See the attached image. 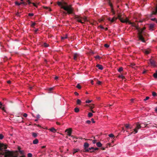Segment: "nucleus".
<instances>
[{"label":"nucleus","instance_id":"1","mask_svg":"<svg viewBox=\"0 0 157 157\" xmlns=\"http://www.w3.org/2000/svg\"><path fill=\"white\" fill-rule=\"evenodd\" d=\"M57 4L59 6H60L61 8L63 9L64 10L67 11V12H63L64 13L70 14L72 13L73 10L71 6L67 5L65 2H57Z\"/></svg>","mask_w":157,"mask_h":157},{"label":"nucleus","instance_id":"2","mask_svg":"<svg viewBox=\"0 0 157 157\" xmlns=\"http://www.w3.org/2000/svg\"><path fill=\"white\" fill-rule=\"evenodd\" d=\"M2 150V148L0 145V155H3V157H18L17 155H14L13 152L8 150H6L4 152L1 151Z\"/></svg>","mask_w":157,"mask_h":157},{"label":"nucleus","instance_id":"3","mask_svg":"<svg viewBox=\"0 0 157 157\" xmlns=\"http://www.w3.org/2000/svg\"><path fill=\"white\" fill-rule=\"evenodd\" d=\"M136 127L134 129V134H135L138 132V130L140 129L141 128H144L146 126V124L144 123H141L140 124L139 122H137L136 123Z\"/></svg>","mask_w":157,"mask_h":157},{"label":"nucleus","instance_id":"4","mask_svg":"<svg viewBox=\"0 0 157 157\" xmlns=\"http://www.w3.org/2000/svg\"><path fill=\"white\" fill-rule=\"evenodd\" d=\"M136 29L137 30L138 32V37L139 39L143 42H145L144 38L141 34L143 31V29H140L137 26H136Z\"/></svg>","mask_w":157,"mask_h":157},{"label":"nucleus","instance_id":"5","mask_svg":"<svg viewBox=\"0 0 157 157\" xmlns=\"http://www.w3.org/2000/svg\"><path fill=\"white\" fill-rule=\"evenodd\" d=\"M76 19L78 22H80L82 23H83L84 22L87 21V18L86 17H82L78 16L76 17Z\"/></svg>","mask_w":157,"mask_h":157},{"label":"nucleus","instance_id":"6","mask_svg":"<svg viewBox=\"0 0 157 157\" xmlns=\"http://www.w3.org/2000/svg\"><path fill=\"white\" fill-rule=\"evenodd\" d=\"M118 18L120 20L121 22L123 23L127 22L128 21V20L127 18H126L125 19H124L119 15L118 16Z\"/></svg>","mask_w":157,"mask_h":157},{"label":"nucleus","instance_id":"7","mask_svg":"<svg viewBox=\"0 0 157 157\" xmlns=\"http://www.w3.org/2000/svg\"><path fill=\"white\" fill-rule=\"evenodd\" d=\"M118 17H114L113 18H111L110 17H109L108 18V20L109 21H110V22L112 23L113 22L115 21H116L117 19H118Z\"/></svg>","mask_w":157,"mask_h":157},{"label":"nucleus","instance_id":"8","mask_svg":"<svg viewBox=\"0 0 157 157\" xmlns=\"http://www.w3.org/2000/svg\"><path fill=\"white\" fill-rule=\"evenodd\" d=\"M149 62L152 66H153V67H155L156 66L155 62L153 60L151 59H150L149 60Z\"/></svg>","mask_w":157,"mask_h":157},{"label":"nucleus","instance_id":"9","mask_svg":"<svg viewBox=\"0 0 157 157\" xmlns=\"http://www.w3.org/2000/svg\"><path fill=\"white\" fill-rule=\"evenodd\" d=\"M29 0H24V2H25V4L26 5L27 4L26 3V2H27L28 3V4L29 5H30L31 4V2H30L29 1ZM32 4L35 6V7H36V8H37V5H36V4L34 3H32Z\"/></svg>","mask_w":157,"mask_h":157},{"label":"nucleus","instance_id":"10","mask_svg":"<svg viewBox=\"0 0 157 157\" xmlns=\"http://www.w3.org/2000/svg\"><path fill=\"white\" fill-rule=\"evenodd\" d=\"M65 131L66 132H67V135L68 136H71L72 131L71 128L66 129Z\"/></svg>","mask_w":157,"mask_h":157},{"label":"nucleus","instance_id":"11","mask_svg":"<svg viewBox=\"0 0 157 157\" xmlns=\"http://www.w3.org/2000/svg\"><path fill=\"white\" fill-rule=\"evenodd\" d=\"M15 5L17 6H20L21 4H23L24 5H25V2H18L16 1L15 2Z\"/></svg>","mask_w":157,"mask_h":157},{"label":"nucleus","instance_id":"12","mask_svg":"<svg viewBox=\"0 0 157 157\" xmlns=\"http://www.w3.org/2000/svg\"><path fill=\"white\" fill-rule=\"evenodd\" d=\"M79 54L78 53H75L74 54V59L75 60H76L77 58L79 57Z\"/></svg>","mask_w":157,"mask_h":157},{"label":"nucleus","instance_id":"13","mask_svg":"<svg viewBox=\"0 0 157 157\" xmlns=\"http://www.w3.org/2000/svg\"><path fill=\"white\" fill-rule=\"evenodd\" d=\"M89 144L87 143L86 142L84 143V147L85 151H86V149H88L87 148L89 147Z\"/></svg>","mask_w":157,"mask_h":157},{"label":"nucleus","instance_id":"14","mask_svg":"<svg viewBox=\"0 0 157 157\" xmlns=\"http://www.w3.org/2000/svg\"><path fill=\"white\" fill-rule=\"evenodd\" d=\"M96 67H98V69L102 70L103 69V67L100 64H97L96 65Z\"/></svg>","mask_w":157,"mask_h":157},{"label":"nucleus","instance_id":"15","mask_svg":"<svg viewBox=\"0 0 157 157\" xmlns=\"http://www.w3.org/2000/svg\"><path fill=\"white\" fill-rule=\"evenodd\" d=\"M48 130L51 131V132H55L56 131V129L54 128H51L49 129Z\"/></svg>","mask_w":157,"mask_h":157},{"label":"nucleus","instance_id":"16","mask_svg":"<svg viewBox=\"0 0 157 157\" xmlns=\"http://www.w3.org/2000/svg\"><path fill=\"white\" fill-rule=\"evenodd\" d=\"M38 140L37 139H36L34 140L33 141V143L34 144H36L38 143Z\"/></svg>","mask_w":157,"mask_h":157},{"label":"nucleus","instance_id":"17","mask_svg":"<svg viewBox=\"0 0 157 157\" xmlns=\"http://www.w3.org/2000/svg\"><path fill=\"white\" fill-rule=\"evenodd\" d=\"M80 151V150L78 149H75L73 150V154H75V153L78 152Z\"/></svg>","mask_w":157,"mask_h":157},{"label":"nucleus","instance_id":"18","mask_svg":"<svg viewBox=\"0 0 157 157\" xmlns=\"http://www.w3.org/2000/svg\"><path fill=\"white\" fill-rule=\"evenodd\" d=\"M94 149V147H89L88 149H86V151H85V152H87L89 151L90 150H93Z\"/></svg>","mask_w":157,"mask_h":157},{"label":"nucleus","instance_id":"19","mask_svg":"<svg viewBox=\"0 0 157 157\" xmlns=\"http://www.w3.org/2000/svg\"><path fill=\"white\" fill-rule=\"evenodd\" d=\"M96 145L98 147H101L102 146V145L100 142H98L96 143Z\"/></svg>","mask_w":157,"mask_h":157},{"label":"nucleus","instance_id":"20","mask_svg":"<svg viewBox=\"0 0 157 157\" xmlns=\"http://www.w3.org/2000/svg\"><path fill=\"white\" fill-rule=\"evenodd\" d=\"M153 76L155 78H157V70L156 71V72L154 74Z\"/></svg>","mask_w":157,"mask_h":157},{"label":"nucleus","instance_id":"21","mask_svg":"<svg viewBox=\"0 0 157 157\" xmlns=\"http://www.w3.org/2000/svg\"><path fill=\"white\" fill-rule=\"evenodd\" d=\"M81 103V100L79 99H77V103L78 105H80Z\"/></svg>","mask_w":157,"mask_h":157},{"label":"nucleus","instance_id":"22","mask_svg":"<svg viewBox=\"0 0 157 157\" xmlns=\"http://www.w3.org/2000/svg\"><path fill=\"white\" fill-rule=\"evenodd\" d=\"M32 136L34 137H36L37 136V134L36 133H34V132H33L32 133Z\"/></svg>","mask_w":157,"mask_h":157},{"label":"nucleus","instance_id":"23","mask_svg":"<svg viewBox=\"0 0 157 157\" xmlns=\"http://www.w3.org/2000/svg\"><path fill=\"white\" fill-rule=\"evenodd\" d=\"M79 111V110L78 108H75V111L76 113H78Z\"/></svg>","mask_w":157,"mask_h":157},{"label":"nucleus","instance_id":"24","mask_svg":"<svg viewBox=\"0 0 157 157\" xmlns=\"http://www.w3.org/2000/svg\"><path fill=\"white\" fill-rule=\"evenodd\" d=\"M61 38L62 40H64L67 38V35H65L63 36H62Z\"/></svg>","mask_w":157,"mask_h":157},{"label":"nucleus","instance_id":"25","mask_svg":"<svg viewBox=\"0 0 157 157\" xmlns=\"http://www.w3.org/2000/svg\"><path fill=\"white\" fill-rule=\"evenodd\" d=\"M88 115L89 117H90L92 116L93 114L91 113H89L88 114Z\"/></svg>","mask_w":157,"mask_h":157},{"label":"nucleus","instance_id":"26","mask_svg":"<svg viewBox=\"0 0 157 157\" xmlns=\"http://www.w3.org/2000/svg\"><path fill=\"white\" fill-rule=\"evenodd\" d=\"M123 70V68L122 67H120L118 70V71L119 72L122 71Z\"/></svg>","mask_w":157,"mask_h":157},{"label":"nucleus","instance_id":"27","mask_svg":"<svg viewBox=\"0 0 157 157\" xmlns=\"http://www.w3.org/2000/svg\"><path fill=\"white\" fill-rule=\"evenodd\" d=\"M44 8L45 9L48 10H49L50 11H51V9L50 8H49V7H44Z\"/></svg>","mask_w":157,"mask_h":157},{"label":"nucleus","instance_id":"28","mask_svg":"<svg viewBox=\"0 0 157 157\" xmlns=\"http://www.w3.org/2000/svg\"><path fill=\"white\" fill-rule=\"evenodd\" d=\"M76 87L78 88V89H80L81 88V86H80V84H78L77 86H76Z\"/></svg>","mask_w":157,"mask_h":157},{"label":"nucleus","instance_id":"29","mask_svg":"<svg viewBox=\"0 0 157 157\" xmlns=\"http://www.w3.org/2000/svg\"><path fill=\"white\" fill-rule=\"evenodd\" d=\"M4 138V136L2 134H0V140H2V139Z\"/></svg>","mask_w":157,"mask_h":157},{"label":"nucleus","instance_id":"30","mask_svg":"<svg viewBox=\"0 0 157 157\" xmlns=\"http://www.w3.org/2000/svg\"><path fill=\"white\" fill-rule=\"evenodd\" d=\"M92 101V100H86V103H89L91 102Z\"/></svg>","mask_w":157,"mask_h":157},{"label":"nucleus","instance_id":"31","mask_svg":"<svg viewBox=\"0 0 157 157\" xmlns=\"http://www.w3.org/2000/svg\"><path fill=\"white\" fill-rule=\"evenodd\" d=\"M144 52L146 54H148L149 53V51L148 50H146L144 51Z\"/></svg>","mask_w":157,"mask_h":157},{"label":"nucleus","instance_id":"32","mask_svg":"<svg viewBox=\"0 0 157 157\" xmlns=\"http://www.w3.org/2000/svg\"><path fill=\"white\" fill-rule=\"evenodd\" d=\"M109 136L110 138L113 137L114 136V135L112 134H110L109 135Z\"/></svg>","mask_w":157,"mask_h":157},{"label":"nucleus","instance_id":"33","mask_svg":"<svg viewBox=\"0 0 157 157\" xmlns=\"http://www.w3.org/2000/svg\"><path fill=\"white\" fill-rule=\"evenodd\" d=\"M28 157H32V155L31 153H29L28 154Z\"/></svg>","mask_w":157,"mask_h":157},{"label":"nucleus","instance_id":"34","mask_svg":"<svg viewBox=\"0 0 157 157\" xmlns=\"http://www.w3.org/2000/svg\"><path fill=\"white\" fill-rule=\"evenodd\" d=\"M152 95L153 96H155L156 95V94L155 92H152Z\"/></svg>","mask_w":157,"mask_h":157},{"label":"nucleus","instance_id":"35","mask_svg":"<svg viewBox=\"0 0 157 157\" xmlns=\"http://www.w3.org/2000/svg\"><path fill=\"white\" fill-rule=\"evenodd\" d=\"M91 123V121L90 120H87L86 121V123L88 124H90Z\"/></svg>","mask_w":157,"mask_h":157},{"label":"nucleus","instance_id":"36","mask_svg":"<svg viewBox=\"0 0 157 157\" xmlns=\"http://www.w3.org/2000/svg\"><path fill=\"white\" fill-rule=\"evenodd\" d=\"M44 46L45 47H48V46L49 45H48V44H47L46 43H44Z\"/></svg>","mask_w":157,"mask_h":157},{"label":"nucleus","instance_id":"37","mask_svg":"<svg viewBox=\"0 0 157 157\" xmlns=\"http://www.w3.org/2000/svg\"><path fill=\"white\" fill-rule=\"evenodd\" d=\"M95 58L96 59H99L100 57L99 56H95Z\"/></svg>","mask_w":157,"mask_h":157},{"label":"nucleus","instance_id":"38","mask_svg":"<svg viewBox=\"0 0 157 157\" xmlns=\"http://www.w3.org/2000/svg\"><path fill=\"white\" fill-rule=\"evenodd\" d=\"M104 46L106 48H108L109 46V45L107 44H104Z\"/></svg>","mask_w":157,"mask_h":157},{"label":"nucleus","instance_id":"39","mask_svg":"<svg viewBox=\"0 0 157 157\" xmlns=\"http://www.w3.org/2000/svg\"><path fill=\"white\" fill-rule=\"evenodd\" d=\"M125 126L126 128H128L129 127V124H126L125 125Z\"/></svg>","mask_w":157,"mask_h":157},{"label":"nucleus","instance_id":"40","mask_svg":"<svg viewBox=\"0 0 157 157\" xmlns=\"http://www.w3.org/2000/svg\"><path fill=\"white\" fill-rule=\"evenodd\" d=\"M28 15L29 16H33V13H29Z\"/></svg>","mask_w":157,"mask_h":157},{"label":"nucleus","instance_id":"41","mask_svg":"<svg viewBox=\"0 0 157 157\" xmlns=\"http://www.w3.org/2000/svg\"><path fill=\"white\" fill-rule=\"evenodd\" d=\"M149 97H146L144 99V101H145L147 100H148L149 99Z\"/></svg>","mask_w":157,"mask_h":157},{"label":"nucleus","instance_id":"42","mask_svg":"<svg viewBox=\"0 0 157 157\" xmlns=\"http://www.w3.org/2000/svg\"><path fill=\"white\" fill-rule=\"evenodd\" d=\"M101 82L100 81H98L97 82V84L98 85H101Z\"/></svg>","mask_w":157,"mask_h":157},{"label":"nucleus","instance_id":"43","mask_svg":"<svg viewBox=\"0 0 157 157\" xmlns=\"http://www.w3.org/2000/svg\"><path fill=\"white\" fill-rule=\"evenodd\" d=\"M23 116L25 117H26L27 116V114L26 113H25L24 114Z\"/></svg>","mask_w":157,"mask_h":157},{"label":"nucleus","instance_id":"44","mask_svg":"<svg viewBox=\"0 0 157 157\" xmlns=\"http://www.w3.org/2000/svg\"><path fill=\"white\" fill-rule=\"evenodd\" d=\"M119 77L120 78H124V76L122 75L119 76Z\"/></svg>","mask_w":157,"mask_h":157},{"label":"nucleus","instance_id":"45","mask_svg":"<svg viewBox=\"0 0 157 157\" xmlns=\"http://www.w3.org/2000/svg\"><path fill=\"white\" fill-rule=\"evenodd\" d=\"M96 140H94L92 141V143L93 144H94L96 143Z\"/></svg>","mask_w":157,"mask_h":157},{"label":"nucleus","instance_id":"46","mask_svg":"<svg viewBox=\"0 0 157 157\" xmlns=\"http://www.w3.org/2000/svg\"><path fill=\"white\" fill-rule=\"evenodd\" d=\"M35 24H36L35 23H34V22L33 23L31 24V26H34V25H35Z\"/></svg>","mask_w":157,"mask_h":157},{"label":"nucleus","instance_id":"47","mask_svg":"<svg viewBox=\"0 0 157 157\" xmlns=\"http://www.w3.org/2000/svg\"><path fill=\"white\" fill-rule=\"evenodd\" d=\"M0 108L3 111L5 110V108L4 107H2V106H0Z\"/></svg>","mask_w":157,"mask_h":157},{"label":"nucleus","instance_id":"48","mask_svg":"<svg viewBox=\"0 0 157 157\" xmlns=\"http://www.w3.org/2000/svg\"><path fill=\"white\" fill-rule=\"evenodd\" d=\"M75 95H78V94L77 92H75Z\"/></svg>","mask_w":157,"mask_h":157},{"label":"nucleus","instance_id":"49","mask_svg":"<svg viewBox=\"0 0 157 157\" xmlns=\"http://www.w3.org/2000/svg\"><path fill=\"white\" fill-rule=\"evenodd\" d=\"M40 115L39 114H38L36 116V117L37 118H39L40 117Z\"/></svg>","mask_w":157,"mask_h":157},{"label":"nucleus","instance_id":"50","mask_svg":"<svg viewBox=\"0 0 157 157\" xmlns=\"http://www.w3.org/2000/svg\"><path fill=\"white\" fill-rule=\"evenodd\" d=\"M157 13V6L155 10V12L154 14H156Z\"/></svg>","mask_w":157,"mask_h":157},{"label":"nucleus","instance_id":"51","mask_svg":"<svg viewBox=\"0 0 157 157\" xmlns=\"http://www.w3.org/2000/svg\"><path fill=\"white\" fill-rule=\"evenodd\" d=\"M58 76H56L55 77V79L56 80H57L58 79Z\"/></svg>","mask_w":157,"mask_h":157},{"label":"nucleus","instance_id":"52","mask_svg":"<svg viewBox=\"0 0 157 157\" xmlns=\"http://www.w3.org/2000/svg\"><path fill=\"white\" fill-rule=\"evenodd\" d=\"M8 83L10 84L11 83V81L10 80H8L7 81Z\"/></svg>","mask_w":157,"mask_h":157},{"label":"nucleus","instance_id":"53","mask_svg":"<svg viewBox=\"0 0 157 157\" xmlns=\"http://www.w3.org/2000/svg\"><path fill=\"white\" fill-rule=\"evenodd\" d=\"M98 148L96 147L95 148H94V150H98Z\"/></svg>","mask_w":157,"mask_h":157},{"label":"nucleus","instance_id":"54","mask_svg":"<svg viewBox=\"0 0 157 157\" xmlns=\"http://www.w3.org/2000/svg\"><path fill=\"white\" fill-rule=\"evenodd\" d=\"M91 120H92V121L93 123H95V121H94V119H93V118H92V119H91Z\"/></svg>","mask_w":157,"mask_h":157},{"label":"nucleus","instance_id":"55","mask_svg":"<svg viewBox=\"0 0 157 157\" xmlns=\"http://www.w3.org/2000/svg\"><path fill=\"white\" fill-rule=\"evenodd\" d=\"M53 89L52 88H50L49 89V90L50 91L52 90Z\"/></svg>","mask_w":157,"mask_h":157},{"label":"nucleus","instance_id":"56","mask_svg":"<svg viewBox=\"0 0 157 157\" xmlns=\"http://www.w3.org/2000/svg\"><path fill=\"white\" fill-rule=\"evenodd\" d=\"M19 13H16V15L18 16H19Z\"/></svg>","mask_w":157,"mask_h":157},{"label":"nucleus","instance_id":"57","mask_svg":"<svg viewBox=\"0 0 157 157\" xmlns=\"http://www.w3.org/2000/svg\"><path fill=\"white\" fill-rule=\"evenodd\" d=\"M100 27L102 29H104V28L101 25L100 26Z\"/></svg>","mask_w":157,"mask_h":157},{"label":"nucleus","instance_id":"58","mask_svg":"<svg viewBox=\"0 0 157 157\" xmlns=\"http://www.w3.org/2000/svg\"><path fill=\"white\" fill-rule=\"evenodd\" d=\"M45 146H42V148H45Z\"/></svg>","mask_w":157,"mask_h":157},{"label":"nucleus","instance_id":"59","mask_svg":"<svg viewBox=\"0 0 157 157\" xmlns=\"http://www.w3.org/2000/svg\"><path fill=\"white\" fill-rule=\"evenodd\" d=\"M133 100H134L133 99H131V102H133Z\"/></svg>","mask_w":157,"mask_h":157},{"label":"nucleus","instance_id":"60","mask_svg":"<svg viewBox=\"0 0 157 157\" xmlns=\"http://www.w3.org/2000/svg\"><path fill=\"white\" fill-rule=\"evenodd\" d=\"M155 110L156 112H157V107L155 108Z\"/></svg>","mask_w":157,"mask_h":157},{"label":"nucleus","instance_id":"61","mask_svg":"<svg viewBox=\"0 0 157 157\" xmlns=\"http://www.w3.org/2000/svg\"><path fill=\"white\" fill-rule=\"evenodd\" d=\"M2 103H1V102H0V106H2Z\"/></svg>","mask_w":157,"mask_h":157},{"label":"nucleus","instance_id":"62","mask_svg":"<svg viewBox=\"0 0 157 157\" xmlns=\"http://www.w3.org/2000/svg\"><path fill=\"white\" fill-rule=\"evenodd\" d=\"M146 71H144L143 72V74L145 73L146 72Z\"/></svg>","mask_w":157,"mask_h":157},{"label":"nucleus","instance_id":"63","mask_svg":"<svg viewBox=\"0 0 157 157\" xmlns=\"http://www.w3.org/2000/svg\"><path fill=\"white\" fill-rule=\"evenodd\" d=\"M156 20V19H155V18H154V19H152V21H155V20Z\"/></svg>","mask_w":157,"mask_h":157},{"label":"nucleus","instance_id":"64","mask_svg":"<svg viewBox=\"0 0 157 157\" xmlns=\"http://www.w3.org/2000/svg\"><path fill=\"white\" fill-rule=\"evenodd\" d=\"M91 82L92 84H93V81H91Z\"/></svg>","mask_w":157,"mask_h":157}]
</instances>
